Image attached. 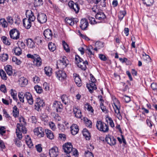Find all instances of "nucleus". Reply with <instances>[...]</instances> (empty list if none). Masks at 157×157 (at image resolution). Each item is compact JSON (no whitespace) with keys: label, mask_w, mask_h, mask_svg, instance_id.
<instances>
[{"label":"nucleus","mask_w":157,"mask_h":157,"mask_svg":"<svg viewBox=\"0 0 157 157\" xmlns=\"http://www.w3.org/2000/svg\"><path fill=\"white\" fill-rule=\"evenodd\" d=\"M75 59L77 66L82 70H85L86 68V65H88V64L87 61H83L82 59L78 55L75 56Z\"/></svg>","instance_id":"f257e3e1"},{"label":"nucleus","mask_w":157,"mask_h":157,"mask_svg":"<svg viewBox=\"0 0 157 157\" xmlns=\"http://www.w3.org/2000/svg\"><path fill=\"white\" fill-rule=\"evenodd\" d=\"M17 128L16 129L17 136L19 140H21L22 138L21 132L24 133H26L27 131L25 126H23L21 124L17 123Z\"/></svg>","instance_id":"f03ea898"},{"label":"nucleus","mask_w":157,"mask_h":157,"mask_svg":"<svg viewBox=\"0 0 157 157\" xmlns=\"http://www.w3.org/2000/svg\"><path fill=\"white\" fill-rule=\"evenodd\" d=\"M96 126L98 130L103 132H107L109 130L108 125L101 121H98Z\"/></svg>","instance_id":"7ed1b4c3"},{"label":"nucleus","mask_w":157,"mask_h":157,"mask_svg":"<svg viewBox=\"0 0 157 157\" xmlns=\"http://www.w3.org/2000/svg\"><path fill=\"white\" fill-rule=\"evenodd\" d=\"M113 104L115 107H114L115 112L117 114L118 118L121 120L122 119V117L120 114V105L119 101L116 98H114L113 100Z\"/></svg>","instance_id":"20e7f679"},{"label":"nucleus","mask_w":157,"mask_h":157,"mask_svg":"<svg viewBox=\"0 0 157 157\" xmlns=\"http://www.w3.org/2000/svg\"><path fill=\"white\" fill-rule=\"evenodd\" d=\"M55 75L57 79L61 82L65 80L67 76L65 71L62 70L56 71Z\"/></svg>","instance_id":"39448f33"},{"label":"nucleus","mask_w":157,"mask_h":157,"mask_svg":"<svg viewBox=\"0 0 157 157\" xmlns=\"http://www.w3.org/2000/svg\"><path fill=\"white\" fill-rule=\"evenodd\" d=\"M67 59L66 57L64 56L61 59H59L57 62V67L59 69H63L67 65Z\"/></svg>","instance_id":"423d86ee"},{"label":"nucleus","mask_w":157,"mask_h":157,"mask_svg":"<svg viewBox=\"0 0 157 157\" xmlns=\"http://www.w3.org/2000/svg\"><path fill=\"white\" fill-rule=\"evenodd\" d=\"M44 105V103L43 100L40 98H37L35 101L34 105L35 109L38 111H39Z\"/></svg>","instance_id":"0eeeda50"},{"label":"nucleus","mask_w":157,"mask_h":157,"mask_svg":"<svg viewBox=\"0 0 157 157\" xmlns=\"http://www.w3.org/2000/svg\"><path fill=\"white\" fill-rule=\"evenodd\" d=\"M68 5L72 11H74L76 13L78 12L80 8L77 3H75L73 1H70L68 3Z\"/></svg>","instance_id":"6e6552de"},{"label":"nucleus","mask_w":157,"mask_h":157,"mask_svg":"<svg viewBox=\"0 0 157 157\" xmlns=\"http://www.w3.org/2000/svg\"><path fill=\"white\" fill-rule=\"evenodd\" d=\"M10 37L13 39L17 40L19 38L20 33L16 29H11L10 32Z\"/></svg>","instance_id":"1a4fd4ad"},{"label":"nucleus","mask_w":157,"mask_h":157,"mask_svg":"<svg viewBox=\"0 0 157 157\" xmlns=\"http://www.w3.org/2000/svg\"><path fill=\"white\" fill-rule=\"evenodd\" d=\"M53 107L54 109L57 112H61L63 108V105L61 102L59 101H55L53 103Z\"/></svg>","instance_id":"9d476101"},{"label":"nucleus","mask_w":157,"mask_h":157,"mask_svg":"<svg viewBox=\"0 0 157 157\" xmlns=\"http://www.w3.org/2000/svg\"><path fill=\"white\" fill-rule=\"evenodd\" d=\"M34 132L35 134L38 137L41 138L44 136V129L41 127L36 128L34 130Z\"/></svg>","instance_id":"9b49d317"},{"label":"nucleus","mask_w":157,"mask_h":157,"mask_svg":"<svg viewBox=\"0 0 157 157\" xmlns=\"http://www.w3.org/2000/svg\"><path fill=\"white\" fill-rule=\"evenodd\" d=\"M37 19L40 23L43 24L45 23L47 21V17L44 13H40L37 15Z\"/></svg>","instance_id":"f8f14e48"},{"label":"nucleus","mask_w":157,"mask_h":157,"mask_svg":"<svg viewBox=\"0 0 157 157\" xmlns=\"http://www.w3.org/2000/svg\"><path fill=\"white\" fill-rule=\"evenodd\" d=\"M43 34L46 40H50L52 39L53 36L52 32V31L49 29L45 30Z\"/></svg>","instance_id":"ddd939ff"},{"label":"nucleus","mask_w":157,"mask_h":157,"mask_svg":"<svg viewBox=\"0 0 157 157\" xmlns=\"http://www.w3.org/2000/svg\"><path fill=\"white\" fill-rule=\"evenodd\" d=\"M105 140L111 146L114 145L116 143V139L113 136L109 135L106 137Z\"/></svg>","instance_id":"4468645a"},{"label":"nucleus","mask_w":157,"mask_h":157,"mask_svg":"<svg viewBox=\"0 0 157 157\" xmlns=\"http://www.w3.org/2000/svg\"><path fill=\"white\" fill-rule=\"evenodd\" d=\"M49 155L50 157H56L59 154L58 148H52L49 150Z\"/></svg>","instance_id":"2eb2a0df"},{"label":"nucleus","mask_w":157,"mask_h":157,"mask_svg":"<svg viewBox=\"0 0 157 157\" xmlns=\"http://www.w3.org/2000/svg\"><path fill=\"white\" fill-rule=\"evenodd\" d=\"M26 17L28 18L27 19L31 22L33 21L35 19L33 13L31 10L27 11L26 12Z\"/></svg>","instance_id":"dca6fc26"},{"label":"nucleus","mask_w":157,"mask_h":157,"mask_svg":"<svg viewBox=\"0 0 157 157\" xmlns=\"http://www.w3.org/2000/svg\"><path fill=\"white\" fill-rule=\"evenodd\" d=\"M25 95L28 103L30 105H33L34 101L31 94L29 92H26L25 93Z\"/></svg>","instance_id":"f3484780"},{"label":"nucleus","mask_w":157,"mask_h":157,"mask_svg":"<svg viewBox=\"0 0 157 157\" xmlns=\"http://www.w3.org/2000/svg\"><path fill=\"white\" fill-rule=\"evenodd\" d=\"M65 21L67 24L71 26H72L75 23H76L78 21V19L75 18H66Z\"/></svg>","instance_id":"a211bd4d"},{"label":"nucleus","mask_w":157,"mask_h":157,"mask_svg":"<svg viewBox=\"0 0 157 157\" xmlns=\"http://www.w3.org/2000/svg\"><path fill=\"white\" fill-rule=\"evenodd\" d=\"M19 85L21 87L25 86L28 83V80L25 78L22 77L19 78Z\"/></svg>","instance_id":"6ab92c4d"},{"label":"nucleus","mask_w":157,"mask_h":157,"mask_svg":"<svg viewBox=\"0 0 157 157\" xmlns=\"http://www.w3.org/2000/svg\"><path fill=\"white\" fill-rule=\"evenodd\" d=\"M73 112L75 117L78 118H81L82 117L81 112L78 107H74Z\"/></svg>","instance_id":"aec40b11"},{"label":"nucleus","mask_w":157,"mask_h":157,"mask_svg":"<svg viewBox=\"0 0 157 157\" xmlns=\"http://www.w3.org/2000/svg\"><path fill=\"white\" fill-rule=\"evenodd\" d=\"M74 77V78L75 82L76 85L78 87L81 86L82 85V82L79 76L76 74H73Z\"/></svg>","instance_id":"412c9836"},{"label":"nucleus","mask_w":157,"mask_h":157,"mask_svg":"<svg viewBox=\"0 0 157 157\" xmlns=\"http://www.w3.org/2000/svg\"><path fill=\"white\" fill-rule=\"evenodd\" d=\"M88 23L86 19H82L80 21V27L83 30H85L88 25Z\"/></svg>","instance_id":"4be33fe9"},{"label":"nucleus","mask_w":157,"mask_h":157,"mask_svg":"<svg viewBox=\"0 0 157 157\" xmlns=\"http://www.w3.org/2000/svg\"><path fill=\"white\" fill-rule=\"evenodd\" d=\"M86 87L88 89L89 91L91 93L93 92L94 90H96L97 89V87L95 83L94 82H91V83H90V84H87Z\"/></svg>","instance_id":"5701e85b"},{"label":"nucleus","mask_w":157,"mask_h":157,"mask_svg":"<svg viewBox=\"0 0 157 157\" xmlns=\"http://www.w3.org/2000/svg\"><path fill=\"white\" fill-rule=\"evenodd\" d=\"M71 134L75 135L79 131L78 126L76 124H73L71 127Z\"/></svg>","instance_id":"b1692460"},{"label":"nucleus","mask_w":157,"mask_h":157,"mask_svg":"<svg viewBox=\"0 0 157 157\" xmlns=\"http://www.w3.org/2000/svg\"><path fill=\"white\" fill-rule=\"evenodd\" d=\"M95 17L97 19L100 20H105L106 17L104 13L102 12L97 13L95 15Z\"/></svg>","instance_id":"393cba45"},{"label":"nucleus","mask_w":157,"mask_h":157,"mask_svg":"<svg viewBox=\"0 0 157 157\" xmlns=\"http://www.w3.org/2000/svg\"><path fill=\"white\" fill-rule=\"evenodd\" d=\"M45 132L48 138L50 140H52L54 139V136L52 132L50 130L45 129Z\"/></svg>","instance_id":"a878e982"},{"label":"nucleus","mask_w":157,"mask_h":157,"mask_svg":"<svg viewBox=\"0 0 157 157\" xmlns=\"http://www.w3.org/2000/svg\"><path fill=\"white\" fill-rule=\"evenodd\" d=\"M23 25L26 29H29L31 26V22L28 20L27 18H25L23 20Z\"/></svg>","instance_id":"bb28decb"},{"label":"nucleus","mask_w":157,"mask_h":157,"mask_svg":"<svg viewBox=\"0 0 157 157\" xmlns=\"http://www.w3.org/2000/svg\"><path fill=\"white\" fill-rule=\"evenodd\" d=\"M4 69L7 74L11 76L13 74L12 68L11 66L7 65L4 67Z\"/></svg>","instance_id":"cd10ccee"},{"label":"nucleus","mask_w":157,"mask_h":157,"mask_svg":"<svg viewBox=\"0 0 157 157\" xmlns=\"http://www.w3.org/2000/svg\"><path fill=\"white\" fill-rule=\"evenodd\" d=\"M83 135L86 140H89L90 139V135L89 131L86 128H84L82 131Z\"/></svg>","instance_id":"c85d7f7f"},{"label":"nucleus","mask_w":157,"mask_h":157,"mask_svg":"<svg viewBox=\"0 0 157 157\" xmlns=\"http://www.w3.org/2000/svg\"><path fill=\"white\" fill-rule=\"evenodd\" d=\"M62 102L65 105H68L70 103V100L65 94L63 95L61 97Z\"/></svg>","instance_id":"c756f323"},{"label":"nucleus","mask_w":157,"mask_h":157,"mask_svg":"<svg viewBox=\"0 0 157 157\" xmlns=\"http://www.w3.org/2000/svg\"><path fill=\"white\" fill-rule=\"evenodd\" d=\"M26 43L27 46L29 48H33L35 47L34 42L31 39H28L27 40Z\"/></svg>","instance_id":"7c9ffc66"},{"label":"nucleus","mask_w":157,"mask_h":157,"mask_svg":"<svg viewBox=\"0 0 157 157\" xmlns=\"http://www.w3.org/2000/svg\"><path fill=\"white\" fill-rule=\"evenodd\" d=\"M33 62L34 64L38 67L40 66L41 65V60L39 55H38L37 58L36 57L34 59Z\"/></svg>","instance_id":"2f4dec72"},{"label":"nucleus","mask_w":157,"mask_h":157,"mask_svg":"<svg viewBox=\"0 0 157 157\" xmlns=\"http://www.w3.org/2000/svg\"><path fill=\"white\" fill-rule=\"evenodd\" d=\"M45 74L48 76H50L52 75V69L50 67H46L44 69Z\"/></svg>","instance_id":"473e14b6"},{"label":"nucleus","mask_w":157,"mask_h":157,"mask_svg":"<svg viewBox=\"0 0 157 157\" xmlns=\"http://www.w3.org/2000/svg\"><path fill=\"white\" fill-rule=\"evenodd\" d=\"M13 114L15 118L18 117L19 116V110L16 106H14L13 108Z\"/></svg>","instance_id":"72a5a7b5"},{"label":"nucleus","mask_w":157,"mask_h":157,"mask_svg":"<svg viewBox=\"0 0 157 157\" xmlns=\"http://www.w3.org/2000/svg\"><path fill=\"white\" fill-rule=\"evenodd\" d=\"M25 141L29 147H31V146H33V144L31 139L28 135L27 136Z\"/></svg>","instance_id":"f704fd0d"},{"label":"nucleus","mask_w":157,"mask_h":157,"mask_svg":"<svg viewBox=\"0 0 157 157\" xmlns=\"http://www.w3.org/2000/svg\"><path fill=\"white\" fill-rule=\"evenodd\" d=\"M8 59V55L7 54H2L0 56V60L2 62H5Z\"/></svg>","instance_id":"c9c22d12"},{"label":"nucleus","mask_w":157,"mask_h":157,"mask_svg":"<svg viewBox=\"0 0 157 157\" xmlns=\"http://www.w3.org/2000/svg\"><path fill=\"white\" fill-rule=\"evenodd\" d=\"M0 23L2 27L5 28L7 27L8 24L4 18H1L0 19Z\"/></svg>","instance_id":"e433bc0d"},{"label":"nucleus","mask_w":157,"mask_h":157,"mask_svg":"<svg viewBox=\"0 0 157 157\" xmlns=\"http://www.w3.org/2000/svg\"><path fill=\"white\" fill-rule=\"evenodd\" d=\"M49 50L51 52H53L56 49V46L54 43L50 42L48 44Z\"/></svg>","instance_id":"4c0bfd02"},{"label":"nucleus","mask_w":157,"mask_h":157,"mask_svg":"<svg viewBox=\"0 0 157 157\" xmlns=\"http://www.w3.org/2000/svg\"><path fill=\"white\" fill-rule=\"evenodd\" d=\"M62 44L64 49L67 52H70V50L68 44L64 40L62 41Z\"/></svg>","instance_id":"58836bf2"},{"label":"nucleus","mask_w":157,"mask_h":157,"mask_svg":"<svg viewBox=\"0 0 157 157\" xmlns=\"http://www.w3.org/2000/svg\"><path fill=\"white\" fill-rule=\"evenodd\" d=\"M83 120L85 122L86 125V126L91 128L92 126V123L91 121L89 120H88L87 118L84 117Z\"/></svg>","instance_id":"ea45409f"},{"label":"nucleus","mask_w":157,"mask_h":157,"mask_svg":"<svg viewBox=\"0 0 157 157\" xmlns=\"http://www.w3.org/2000/svg\"><path fill=\"white\" fill-rule=\"evenodd\" d=\"M10 93L11 96L13 97V99L16 101L17 100V93L15 91L13 90L12 89L10 90Z\"/></svg>","instance_id":"a19ab883"},{"label":"nucleus","mask_w":157,"mask_h":157,"mask_svg":"<svg viewBox=\"0 0 157 157\" xmlns=\"http://www.w3.org/2000/svg\"><path fill=\"white\" fill-rule=\"evenodd\" d=\"M143 1L144 4H145L147 6H149L152 5L154 0H143Z\"/></svg>","instance_id":"79ce46f5"},{"label":"nucleus","mask_w":157,"mask_h":157,"mask_svg":"<svg viewBox=\"0 0 157 157\" xmlns=\"http://www.w3.org/2000/svg\"><path fill=\"white\" fill-rule=\"evenodd\" d=\"M0 76L1 77V78L3 80H6L7 79L6 74L2 69L0 70Z\"/></svg>","instance_id":"37998d69"},{"label":"nucleus","mask_w":157,"mask_h":157,"mask_svg":"<svg viewBox=\"0 0 157 157\" xmlns=\"http://www.w3.org/2000/svg\"><path fill=\"white\" fill-rule=\"evenodd\" d=\"M14 52L16 55L19 56L22 53V51L20 47H17L15 48Z\"/></svg>","instance_id":"c03bdc74"},{"label":"nucleus","mask_w":157,"mask_h":157,"mask_svg":"<svg viewBox=\"0 0 157 157\" xmlns=\"http://www.w3.org/2000/svg\"><path fill=\"white\" fill-rule=\"evenodd\" d=\"M126 14V12L125 10L120 11L118 15V17L119 19L121 21V20Z\"/></svg>","instance_id":"a18cd8bd"},{"label":"nucleus","mask_w":157,"mask_h":157,"mask_svg":"<svg viewBox=\"0 0 157 157\" xmlns=\"http://www.w3.org/2000/svg\"><path fill=\"white\" fill-rule=\"evenodd\" d=\"M43 2L42 0H34V5L35 6H38L42 5Z\"/></svg>","instance_id":"49530a36"},{"label":"nucleus","mask_w":157,"mask_h":157,"mask_svg":"<svg viewBox=\"0 0 157 157\" xmlns=\"http://www.w3.org/2000/svg\"><path fill=\"white\" fill-rule=\"evenodd\" d=\"M18 97L20 101L23 103L24 102V98L25 97V94L22 92L19 93L18 94Z\"/></svg>","instance_id":"de8ad7c7"},{"label":"nucleus","mask_w":157,"mask_h":157,"mask_svg":"<svg viewBox=\"0 0 157 157\" xmlns=\"http://www.w3.org/2000/svg\"><path fill=\"white\" fill-rule=\"evenodd\" d=\"M73 148H63V149L64 152L69 155L70 153H72Z\"/></svg>","instance_id":"09e8293b"},{"label":"nucleus","mask_w":157,"mask_h":157,"mask_svg":"<svg viewBox=\"0 0 157 157\" xmlns=\"http://www.w3.org/2000/svg\"><path fill=\"white\" fill-rule=\"evenodd\" d=\"M2 40L4 44H5L9 45L10 44V42L7 40V37L5 36H3L2 37Z\"/></svg>","instance_id":"8fccbe9b"},{"label":"nucleus","mask_w":157,"mask_h":157,"mask_svg":"<svg viewBox=\"0 0 157 157\" xmlns=\"http://www.w3.org/2000/svg\"><path fill=\"white\" fill-rule=\"evenodd\" d=\"M34 88L36 92L38 94H40L43 91L41 87L37 85L35 86Z\"/></svg>","instance_id":"3c124183"},{"label":"nucleus","mask_w":157,"mask_h":157,"mask_svg":"<svg viewBox=\"0 0 157 157\" xmlns=\"http://www.w3.org/2000/svg\"><path fill=\"white\" fill-rule=\"evenodd\" d=\"M35 42L37 44L40 45L42 44V40L40 37H37L35 39Z\"/></svg>","instance_id":"603ef678"},{"label":"nucleus","mask_w":157,"mask_h":157,"mask_svg":"<svg viewBox=\"0 0 157 157\" xmlns=\"http://www.w3.org/2000/svg\"><path fill=\"white\" fill-rule=\"evenodd\" d=\"M49 125L51 128L53 130L55 131L56 129V126L55 124L52 122H50L49 123Z\"/></svg>","instance_id":"864d4df0"},{"label":"nucleus","mask_w":157,"mask_h":157,"mask_svg":"<svg viewBox=\"0 0 157 157\" xmlns=\"http://www.w3.org/2000/svg\"><path fill=\"white\" fill-rule=\"evenodd\" d=\"M88 19L90 21V23L91 24H95L97 23L95 18L94 17H89Z\"/></svg>","instance_id":"5fc2aeb1"},{"label":"nucleus","mask_w":157,"mask_h":157,"mask_svg":"<svg viewBox=\"0 0 157 157\" xmlns=\"http://www.w3.org/2000/svg\"><path fill=\"white\" fill-rule=\"evenodd\" d=\"M143 58L144 60L148 61H150L151 60V58L149 56L145 53L143 54Z\"/></svg>","instance_id":"6e6d98bb"},{"label":"nucleus","mask_w":157,"mask_h":157,"mask_svg":"<svg viewBox=\"0 0 157 157\" xmlns=\"http://www.w3.org/2000/svg\"><path fill=\"white\" fill-rule=\"evenodd\" d=\"M59 140H65L66 139V135L63 134H59Z\"/></svg>","instance_id":"4d7b16f0"},{"label":"nucleus","mask_w":157,"mask_h":157,"mask_svg":"<svg viewBox=\"0 0 157 157\" xmlns=\"http://www.w3.org/2000/svg\"><path fill=\"white\" fill-rule=\"evenodd\" d=\"M5 129L6 128L4 126H1L0 127V134L2 136L6 132Z\"/></svg>","instance_id":"13d9d810"},{"label":"nucleus","mask_w":157,"mask_h":157,"mask_svg":"<svg viewBox=\"0 0 157 157\" xmlns=\"http://www.w3.org/2000/svg\"><path fill=\"white\" fill-rule=\"evenodd\" d=\"M37 56H38V55L36 54H34L33 55H32L31 54H28L27 55V57L28 58H30L32 59H33V60L36 57H37Z\"/></svg>","instance_id":"bf43d9fd"},{"label":"nucleus","mask_w":157,"mask_h":157,"mask_svg":"<svg viewBox=\"0 0 157 157\" xmlns=\"http://www.w3.org/2000/svg\"><path fill=\"white\" fill-rule=\"evenodd\" d=\"M85 157H94L93 153L89 151L85 152Z\"/></svg>","instance_id":"052dcab7"},{"label":"nucleus","mask_w":157,"mask_h":157,"mask_svg":"<svg viewBox=\"0 0 157 157\" xmlns=\"http://www.w3.org/2000/svg\"><path fill=\"white\" fill-rule=\"evenodd\" d=\"M74 155H75V156H78V150L75 148H73L72 152L71 153Z\"/></svg>","instance_id":"680f3d73"},{"label":"nucleus","mask_w":157,"mask_h":157,"mask_svg":"<svg viewBox=\"0 0 157 157\" xmlns=\"http://www.w3.org/2000/svg\"><path fill=\"white\" fill-rule=\"evenodd\" d=\"M14 142L17 147H20L21 146V141L17 139H15Z\"/></svg>","instance_id":"e2e57ef3"},{"label":"nucleus","mask_w":157,"mask_h":157,"mask_svg":"<svg viewBox=\"0 0 157 157\" xmlns=\"http://www.w3.org/2000/svg\"><path fill=\"white\" fill-rule=\"evenodd\" d=\"M93 47L91 46L90 47H88L87 49L86 50L88 51V54L89 56L94 55V54L91 51V48L93 49Z\"/></svg>","instance_id":"0e129e2a"},{"label":"nucleus","mask_w":157,"mask_h":157,"mask_svg":"<svg viewBox=\"0 0 157 157\" xmlns=\"http://www.w3.org/2000/svg\"><path fill=\"white\" fill-rule=\"evenodd\" d=\"M0 90L1 91L5 93L6 92V86L5 85H2L0 86Z\"/></svg>","instance_id":"69168bd1"},{"label":"nucleus","mask_w":157,"mask_h":157,"mask_svg":"<svg viewBox=\"0 0 157 157\" xmlns=\"http://www.w3.org/2000/svg\"><path fill=\"white\" fill-rule=\"evenodd\" d=\"M73 147L72 144L70 142H67L65 143L63 145L62 147Z\"/></svg>","instance_id":"338daca9"},{"label":"nucleus","mask_w":157,"mask_h":157,"mask_svg":"<svg viewBox=\"0 0 157 157\" xmlns=\"http://www.w3.org/2000/svg\"><path fill=\"white\" fill-rule=\"evenodd\" d=\"M151 87L153 90H157V84L153 82L151 84Z\"/></svg>","instance_id":"774afa93"}]
</instances>
